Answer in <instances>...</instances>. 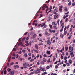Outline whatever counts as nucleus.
<instances>
[{"label": "nucleus", "mask_w": 75, "mask_h": 75, "mask_svg": "<svg viewBox=\"0 0 75 75\" xmlns=\"http://www.w3.org/2000/svg\"><path fill=\"white\" fill-rule=\"evenodd\" d=\"M69 50H70L71 51H73V50H74V49L73 48V47H71V46H70V47H69Z\"/></svg>", "instance_id": "obj_7"}, {"label": "nucleus", "mask_w": 75, "mask_h": 75, "mask_svg": "<svg viewBox=\"0 0 75 75\" xmlns=\"http://www.w3.org/2000/svg\"><path fill=\"white\" fill-rule=\"evenodd\" d=\"M40 65V63L39 62H38L37 63V65Z\"/></svg>", "instance_id": "obj_49"}, {"label": "nucleus", "mask_w": 75, "mask_h": 75, "mask_svg": "<svg viewBox=\"0 0 75 75\" xmlns=\"http://www.w3.org/2000/svg\"><path fill=\"white\" fill-rule=\"evenodd\" d=\"M55 68H56V69H57V68H58V65H56L55 66Z\"/></svg>", "instance_id": "obj_32"}, {"label": "nucleus", "mask_w": 75, "mask_h": 75, "mask_svg": "<svg viewBox=\"0 0 75 75\" xmlns=\"http://www.w3.org/2000/svg\"><path fill=\"white\" fill-rule=\"evenodd\" d=\"M12 55H13V57H15V56H16V54L14 52H13V53Z\"/></svg>", "instance_id": "obj_24"}, {"label": "nucleus", "mask_w": 75, "mask_h": 75, "mask_svg": "<svg viewBox=\"0 0 75 75\" xmlns=\"http://www.w3.org/2000/svg\"><path fill=\"white\" fill-rule=\"evenodd\" d=\"M14 64V62H11L10 64V65H13Z\"/></svg>", "instance_id": "obj_29"}, {"label": "nucleus", "mask_w": 75, "mask_h": 75, "mask_svg": "<svg viewBox=\"0 0 75 75\" xmlns=\"http://www.w3.org/2000/svg\"><path fill=\"white\" fill-rule=\"evenodd\" d=\"M38 26H41V27H43V28H45L47 27V25H45V23H43L42 24V25L41 24H39Z\"/></svg>", "instance_id": "obj_2"}, {"label": "nucleus", "mask_w": 75, "mask_h": 75, "mask_svg": "<svg viewBox=\"0 0 75 75\" xmlns=\"http://www.w3.org/2000/svg\"><path fill=\"white\" fill-rule=\"evenodd\" d=\"M14 70L12 71H11L9 73V74H7L6 75H14Z\"/></svg>", "instance_id": "obj_4"}, {"label": "nucleus", "mask_w": 75, "mask_h": 75, "mask_svg": "<svg viewBox=\"0 0 75 75\" xmlns=\"http://www.w3.org/2000/svg\"><path fill=\"white\" fill-rule=\"evenodd\" d=\"M7 71H8V72H10V71H11V69L10 68H8L7 69Z\"/></svg>", "instance_id": "obj_16"}, {"label": "nucleus", "mask_w": 75, "mask_h": 75, "mask_svg": "<svg viewBox=\"0 0 75 75\" xmlns=\"http://www.w3.org/2000/svg\"><path fill=\"white\" fill-rule=\"evenodd\" d=\"M75 2H73L72 4V6H75Z\"/></svg>", "instance_id": "obj_28"}, {"label": "nucleus", "mask_w": 75, "mask_h": 75, "mask_svg": "<svg viewBox=\"0 0 75 75\" xmlns=\"http://www.w3.org/2000/svg\"><path fill=\"white\" fill-rule=\"evenodd\" d=\"M59 21H60V20H59V19L57 21V23L58 25H59Z\"/></svg>", "instance_id": "obj_21"}, {"label": "nucleus", "mask_w": 75, "mask_h": 75, "mask_svg": "<svg viewBox=\"0 0 75 75\" xmlns=\"http://www.w3.org/2000/svg\"><path fill=\"white\" fill-rule=\"evenodd\" d=\"M62 8H63V6H61L59 7V10L60 13L62 12Z\"/></svg>", "instance_id": "obj_5"}, {"label": "nucleus", "mask_w": 75, "mask_h": 75, "mask_svg": "<svg viewBox=\"0 0 75 75\" xmlns=\"http://www.w3.org/2000/svg\"><path fill=\"white\" fill-rule=\"evenodd\" d=\"M6 72H7V71H6V70L4 71V74H6Z\"/></svg>", "instance_id": "obj_60"}, {"label": "nucleus", "mask_w": 75, "mask_h": 75, "mask_svg": "<svg viewBox=\"0 0 75 75\" xmlns=\"http://www.w3.org/2000/svg\"><path fill=\"white\" fill-rule=\"evenodd\" d=\"M39 57H40V55H39V54H38L37 55V56H36V58H39Z\"/></svg>", "instance_id": "obj_56"}, {"label": "nucleus", "mask_w": 75, "mask_h": 75, "mask_svg": "<svg viewBox=\"0 0 75 75\" xmlns=\"http://www.w3.org/2000/svg\"><path fill=\"white\" fill-rule=\"evenodd\" d=\"M66 65L67 66H69V64L68 63H66Z\"/></svg>", "instance_id": "obj_47"}, {"label": "nucleus", "mask_w": 75, "mask_h": 75, "mask_svg": "<svg viewBox=\"0 0 75 75\" xmlns=\"http://www.w3.org/2000/svg\"><path fill=\"white\" fill-rule=\"evenodd\" d=\"M73 43H75V39L73 41Z\"/></svg>", "instance_id": "obj_64"}, {"label": "nucleus", "mask_w": 75, "mask_h": 75, "mask_svg": "<svg viewBox=\"0 0 75 75\" xmlns=\"http://www.w3.org/2000/svg\"><path fill=\"white\" fill-rule=\"evenodd\" d=\"M52 33H55V30H52Z\"/></svg>", "instance_id": "obj_27"}, {"label": "nucleus", "mask_w": 75, "mask_h": 75, "mask_svg": "<svg viewBox=\"0 0 75 75\" xmlns=\"http://www.w3.org/2000/svg\"><path fill=\"white\" fill-rule=\"evenodd\" d=\"M15 67L16 68H19V66L18 65H16Z\"/></svg>", "instance_id": "obj_37"}, {"label": "nucleus", "mask_w": 75, "mask_h": 75, "mask_svg": "<svg viewBox=\"0 0 75 75\" xmlns=\"http://www.w3.org/2000/svg\"><path fill=\"white\" fill-rule=\"evenodd\" d=\"M65 18H66V16L65 15H64L63 16V19H65Z\"/></svg>", "instance_id": "obj_44"}, {"label": "nucleus", "mask_w": 75, "mask_h": 75, "mask_svg": "<svg viewBox=\"0 0 75 75\" xmlns=\"http://www.w3.org/2000/svg\"><path fill=\"white\" fill-rule=\"evenodd\" d=\"M50 53H51L50 51H47L46 52V53L47 54H48V55L50 54Z\"/></svg>", "instance_id": "obj_12"}, {"label": "nucleus", "mask_w": 75, "mask_h": 75, "mask_svg": "<svg viewBox=\"0 0 75 75\" xmlns=\"http://www.w3.org/2000/svg\"><path fill=\"white\" fill-rule=\"evenodd\" d=\"M64 60H66V59H67V56H65L64 57Z\"/></svg>", "instance_id": "obj_57"}, {"label": "nucleus", "mask_w": 75, "mask_h": 75, "mask_svg": "<svg viewBox=\"0 0 75 75\" xmlns=\"http://www.w3.org/2000/svg\"><path fill=\"white\" fill-rule=\"evenodd\" d=\"M53 28L54 30H57V26L55 25H54L53 26Z\"/></svg>", "instance_id": "obj_10"}, {"label": "nucleus", "mask_w": 75, "mask_h": 75, "mask_svg": "<svg viewBox=\"0 0 75 75\" xmlns=\"http://www.w3.org/2000/svg\"><path fill=\"white\" fill-rule=\"evenodd\" d=\"M66 55H67V56H68V53L67 52H66Z\"/></svg>", "instance_id": "obj_59"}, {"label": "nucleus", "mask_w": 75, "mask_h": 75, "mask_svg": "<svg viewBox=\"0 0 75 75\" xmlns=\"http://www.w3.org/2000/svg\"><path fill=\"white\" fill-rule=\"evenodd\" d=\"M67 31H64V35H65L67 34Z\"/></svg>", "instance_id": "obj_50"}, {"label": "nucleus", "mask_w": 75, "mask_h": 75, "mask_svg": "<svg viewBox=\"0 0 75 75\" xmlns=\"http://www.w3.org/2000/svg\"><path fill=\"white\" fill-rule=\"evenodd\" d=\"M61 59H63L64 58V57H63L62 55H61Z\"/></svg>", "instance_id": "obj_51"}, {"label": "nucleus", "mask_w": 75, "mask_h": 75, "mask_svg": "<svg viewBox=\"0 0 75 75\" xmlns=\"http://www.w3.org/2000/svg\"><path fill=\"white\" fill-rule=\"evenodd\" d=\"M31 59V57H29L28 58V60H30V59Z\"/></svg>", "instance_id": "obj_48"}, {"label": "nucleus", "mask_w": 75, "mask_h": 75, "mask_svg": "<svg viewBox=\"0 0 75 75\" xmlns=\"http://www.w3.org/2000/svg\"><path fill=\"white\" fill-rule=\"evenodd\" d=\"M35 38V37L34 36L31 37V38H32V39H33V38Z\"/></svg>", "instance_id": "obj_46"}, {"label": "nucleus", "mask_w": 75, "mask_h": 75, "mask_svg": "<svg viewBox=\"0 0 75 75\" xmlns=\"http://www.w3.org/2000/svg\"><path fill=\"white\" fill-rule=\"evenodd\" d=\"M50 10H52V6H50Z\"/></svg>", "instance_id": "obj_43"}, {"label": "nucleus", "mask_w": 75, "mask_h": 75, "mask_svg": "<svg viewBox=\"0 0 75 75\" xmlns=\"http://www.w3.org/2000/svg\"><path fill=\"white\" fill-rule=\"evenodd\" d=\"M73 52H71L70 53V55H71L73 54Z\"/></svg>", "instance_id": "obj_42"}, {"label": "nucleus", "mask_w": 75, "mask_h": 75, "mask_svg": "<svg viewBox=\"0 0 75 75\" xmlns=\"http://www.w3.org/2000/svg\"><path fill=\"white\" fill-rule=\"evenodd\" d=\"M69 63L70 64H72V61L71 59L69 60Z\"/></svg>", "instance_id": "obj_11"}, {"label": "nucleus", "mask_w": 75, "mask_h": 75, "mask_svg": "<svg viewBox=\"0 0 75 75\" xmlns=\"http://www.w3.org/2000/svg\"><path fill=\"white\" fill-rule=\"evenodd\" d=\"M25 45L26 46H28V45H29V43H27L25 44Z\"/></svg>", "instance_id": "obj_55"}, {"label": "nucleus", "mask_w": 75, "mask_h": 75, "mask_svg": "<svg viewBox=\"0 0 75 75\" xmlns=\"http://www.w3.org/2000/svg\"><path fill=\"white\" fill-rule=\"evenodd\" d=\"M45 34L46 35H47V34H48V33L46 31L45 32Z\"/></svg>", "instance_id": "obj_31"}, {"label": "nucleus", "mask_w": 75, "mask_h": 75, "mask_svg": "<svg viewBox=\"0 0 75 75\" xmlns=\"http://www.w3.org/2000/svg\"><path fill=\"white\" fill-rule=\"evenodd\" d=\"M40 69L37 68V70H34V74H39L41 72V71H44V68H42V67L40 66L39 67Z\"/></svg>", "instance_id": "obj_1"}, {"label": "nucleus", "mask_w": 75, "mask_h": 75, "mask_svg": "<svg viewBox=\"0 0 75 75\" xmlns=\"http://www.w3.org/2000/svg\"><path fill=\"white\" fill-rule=\"evenodd\" d=\"M57 52H58V53H59L60 52V50L58 49H57Z\"/></svg>", "instance_id": "obj_19"}, {"label": "nucleus", "mask_w": 75, "mask_h": 75, "mask_svg": "<svg viewBox=\"0 0 75 75\" xmlns=\"http://www.w3.org/2000/svg\"><path fill=\"white\" fill-rule=\"evenodd\" d=\"M69 13V12L68 11L67 12L65 13V14H68Z\"/></svg>", "instance_id": "obj_62"}, {"label": "nucleus", "mask_w": 75, "mask_h": 75, "mask_svg": "<svg viewBox=\"0 0 75 75\" xmlns=\"http://www.w3.org/2000/svg\"><path fill=\"white\" fill-rule=\"evenodd\" d=\"M55 22H54H54H53L52 23V25H55Z\"/></svg>", "instance_id": "obj_39"}, {"label": "nucleus", "mask_w": 75, "mask_h": 75, "mask_svg": "<svg viewBox=\"0 0 75 75\" xmlns=\"http://www.w3.org/2000/svg\"><path fill=\"white\" fill-rule=\"evenodd\" d=\"M50 0H48V1H47L46 2V3H50Z\"/></svg>", "instance_id": "obj_61"}, {"label": "nucleus", "mask_w": 75, "mask_h": 75, "mask_svg": "<svg viewBox=\"0 0 75 75\" xmlns=\"http://www.w3.org/2000/svg\"><path fill=\"white\" fill-rule=\"evenodd\" d=\"M47 42V44L48 45H50L51 44V42H50V40H48Z\"/></svg>", "instance_id": "obj_6"}, {"label": "nucleus", "mask_w": 75, "mask_h": 75, "mask_svg": "<svg viewBox=\"0 0 75 75\" xmlns=\"http://www.w3.org/2000/svg\"><path fill=\"white\" fill-rule=\"evenodd\" d=\"M45 8H48V6H47V4H44L42 8V10H45Z\"/></svg>", "instance_id": "obj_3"}, {"label": "nucleus", "mask_w": 75, "mask_h": 75, "mask_svg": "<svg viewBox=\"0 0 75 75\" xmlns=\"http://www.w3.org/2000/svg\"><path fill=\"white\" fill-rule=\"evenodd\" d=\"M35 48L37 50H38V46L37 44H35Z\"/></svg>", "instance_id": "obj_9"}, {"label": "nucleus", "mask_w": 75, "mask_h": 75, "mask_svg": "<svg viewBox=\"0 0 75 75\" xmlns=\"http://www.w3.org/2000/svg\"><path fill=\"white\" fill-rule=\"evenodd\" d=\"M41 64H44V62H43V61H41Z\"/></svg>", "instance_id": "obj_34"}, {"label": "nucleus", "mask_w": 75, "mask_h": 75, "mask_svg": "<svg viewBox=\"0 0 75 75\" xmlns=\"http://www.w3.org/2000/svg\"><path fill=\"white\" fill-rule=\"evenodd\" d=\"M24 56L25 57H27V53H25L24 54Z\"/></svg>", "instance_id": "obj_20"}, {"label": "nucleus", "mask_w": 75, "mask_h": 75, "mask_svg": "<svg viewBox=\"0 0 75 75\" xmlns=\"http://www.w3.org/2000/svg\"><path fill=\"white\" fill-rule=\"evenodd\" d=\"M72 28H71L70 29V31H71V32H72Z\"/></svg>", "instance_id": "obj_52"}, {"label": "nucleus", "mask_w": 75, "mask_h": 75, "mask_svg": "<svg viewBox=\"0 0 75 75\" xmlns=\"http://www.w3.org/2000/svg\"><path fill=\"white\" fill-rule=\"evenodd\" d=\"M43 60L44 62H47V60L45 58H44L43 59Z\"/></svg>", "instance_id": "obj_18"}, {"label": "nucleus", "mask_w": 75, "mask_h": 75, "mask_svg": "<svg viewBox=\"0 0 75 75\" xmlns=\"http://www.w3.org/2000/svg\"><path fill=\"white\" fill-rule=\"evenodd\" d=\"M34 35H33V36H34L35 37H37V35L35 33H34Z\"/></svg>", "instance_id": "obj_38"}, {"label": "nucleus", "mask_w": 75, "mask_h": 75, "mask_svg": "<svg viewBox=\"0 0 75 75\" xmlns=\"http://www.w3.org/2000/svg\"><path fill=\"white\" fill-rule=\"evenodd\" d=\"M53 58H54L53 59V61H55V59H56V58H55V56H53Z\"/></svg>", "instance_id": "obj_14"}, {"label": "nucleus", "mask_w": 75, "mask_h": 75, "mask_svg": "<svg viewBox=\"0 0 75 75\" xmlns=\"http://www.w3.org/2000/svg\"><path fill=\"white\" fill-rule=\"evenodd\" d=\"M71 4V1L69 2V3L68 4V6H70Z\"/></svg>", "instance_id": "obj_33"}, {"label": "nucleus", "mask_w": 75, "mask_h": 75, "mask_svg": "<svg viewBox=\"0 0 75 75\" xmlns=\"http://www.w3.org/2000/svg\"><path fill=\"white\" fill-rule=\"evenodd\" d=\"M16 48H14L13 50L12 51H16Z\"/></svg>", "instance_id": "obj_35"}, {"label": "nucleus", "mask_w": 75, "mask_h": 75, "mask_svg": "<svg viewBox=\"0 0 75 75\" xmlns=\"http://www.w3.org/2000/svg\"><path fill=\"white\" fill-rule=\"evenodd\" d=\"M64 26V23H62L61 24V26Z\"/></svg>", "instance_id": "obj_63"}, {"label": "nucleus", "mask_w": 75, "mask_h": 75, "mask_svg": "<svg viewBox=\"0 0 75 75\" xmlns=\"http://www.w3.org/2000/svg\"><path fill=\"white\" fill-rule=\"evenodd\" d=\"M49 26L50 27L51 29H52V25H51V24H49Z\"/></svg>", "instance_id": "obj_13"}, {"label": "nucleus", "mask_w": 75, "mask_h": 75, "mask_svg": "<svg viewBox=\"0 0 75 75\" xmlns=\"http://www.w3.org/2000/svg\"><path fill=\"white\" fill-rule=\"evenodd\" d=\"M49 68H50V66H47L46 67V69H49Z\"/></svg>", "instance_id": "obj_45"}, {"label": "nucleus", "mask_w": 75, "mask_h": 75, "mask_svg": "<svg viewBox=\"0 0 75 75\" xmlns=\"http://www.w3.org/2000/svg\"><path fill=\"white\" fill-rule=\"evenodd\" d=\"M18 57H19L18 54H17L16 55V58H18Z\"/></svg>", "instance_id": "obj_54"}, {"label": "nucleus", "mask_w": 75, "mask_h": 75, "mask_svg": "<svg viewBox=\"0 0 75 75\" xmlns=\"http://www.w3.org/2000/svg\"><path fill=\"white\" fill-rule=\"evenodd\" d=\"M54 17H56V18H58V14H56L54 15Z\"/></svg>", "instance_id": "obj_15"}, {"label": "nucleus", "mask_w": 75, "mask_h": 75, "mask_svg": "<svg viewBox=\"0 0 75 75\" xmlns=\"http://www.w3.org/2000/svg\"><path fill=\"white\" fill-rule=\"evenodd\" d=\"M66 28H67V27L66 26L64 29V31H65Z\"/></svg>", "instance_id": "obj_53"}, {"label": "nucleus", "mask_w": 75, "mask_h": 75, "mask_svg": "<svg viewBox=\"0 0 75 75\" xmlns=\"http://www.w3.org/2000/svg\"><path fill=\"white\" fill-rule=\"evenodd\" d=\"M35 52H36V53H38V50H35Z\"/></svg>", "instance_id": "obj_40"}, {"label": "nucleus", "mask_w": 75, "mask_h": 75, "mask_svg": "<svg viewBox=\"0 0 75 75\" xmlns=\"http://www.w3.org/2000/svg\"><path fill=\"white\" fill-rule=\"evenodd\" d=\"M22 52H23V53H25V50L24 49H23L22 50Z\"/></svg>", "instance_id": "obj_26"}, {"label": "nucleus", "mask_w": 75, "mask_h": 75, "mask_svg": "<svg viewBox=\"0 0 75 75\" xmlns=\"http://www.w3.org/2000/svg\"><path fill=\"white\" fill-rule=\"evenodd\" d=\"M28 33V32H25V33H24V35H27V33Z\"/></svg>", "instance_id": "obj_58"}, {"label": "nucleus", "mask_w": 75, "mask_h": 75, "mask_svg": "<svg viewBox=\"0 0 75 75\" xmlns=\"http://www.w3.org/2000/svg\"><path fill=\"white\" fill-rule=\"evenodd\" d=\"M25 39V37H24L22 39V41H23V42L24 41Z\"/></svg>", "instance_id": "obj_22"}, {"label": "nucleus", "mask_w": 75, "mask_h": 75, "mask_svg": "<svg viewBox=\"0 0 75 75\" xmlns=\"http://www.w3.org/2000/svg\"><path fill=\"white\" fill-rule=\"evenodd\" d=\"M65 48L66 51H67V50H68V47H65Z\"/></svg>", "instance_id": "obj_25"}, {"label": "nucleus", "mask_w": 75, "mask_h": 75, "mask_svg": "<svg viewBox=\"0 0 75 75\" xmlns=\"http://www.w3.org/2000/svg\"><path fill=\"white\" fill-rule=\"evenodd\" d=\"M34 32H31L30 33V35H34Z\"/></svg>", "instance_id": "obj_30"}, {"label": "nucleus", "mask_w": 75, "mask_h": 75, "mask_svg": "<svg viewBox=\"0 0 75 75\" xmlns=\"http://www.w3.org/2000/svg\"><path fill=\"white\" fill-rule=\"evenodd\" d=\"M58 8H57V9H54V11H56V12H58Z\"/></svg>", "instance_id": "obj_23"}, {"label": "nucleus", "mask_w": 75, "mask_h": 75, "mask_svg": "<svg viewBox=\"0 0 75 75\" xmlns=\"http://www.w3.org/2000/svg\"><path fill=\"white\" fill-rule=\"evenodd\" d=\"M49 31L50 32V33H52V30H51L50 29H49Z\"/></svg>", "instance_id": "obj_36"}, {"label": "nucleus", "mask_w": 75, "mask_h": 75, "mask_svg": "<svg viewBox=\"0 0 75 75\" xmlns=\"http://www.w3.org/2000/svg\"><path fill=\"white\" fill-rule=\"evenodd\" d=\"M39 45H43V43H40Z\"/></svg>", "instance_id": "obj_41"}, {"label": "nucleus", "mask_w": 75, "mask_h": 75, "mask_svg": "<svg viewBox=\"0 0 75 75\" xmlns=\"http://www.w3.org/2000/svg\"><path fill=\"white\" fill-rule=\"evenodd\" d=\"M64 10L66 12L68 11V8L67 7H64Z\"/></svg>", "instance_id": "obj_8"}, {"label": "nucleus", "mask_w": 75, "mask_h": 75, "mask_svg": "<svg viewBox=\"0 0 75 75\" xmlns=\"http://www.w3.org/2000/svg\"><path fill=\"white\" fill-rule=\"evenodd\" d=\"M64 35H62V33H61L60 34V37H61V38H63L64 37Z\"/></svg>", "instance_id": "obj_17"}]
</instances>
